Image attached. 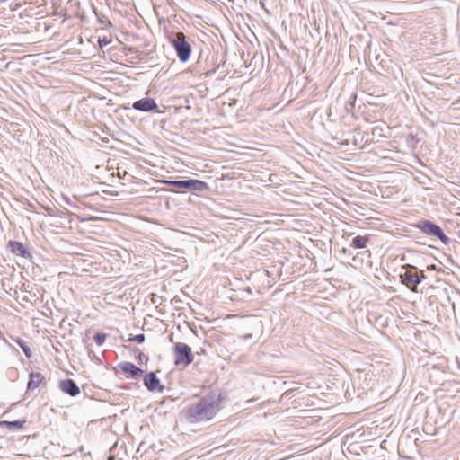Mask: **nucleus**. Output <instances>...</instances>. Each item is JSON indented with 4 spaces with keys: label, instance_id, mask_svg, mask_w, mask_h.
<instances>
[{
    "label": "nucleus",
    "instance_id": "1",
    "mask_svg": "<svg viewBox=\"0 0 460 460\" xmlns=\"http://www.w3.org/2000/svg\"><path fill=\"white\" fill-rule=\"evenodd\" d=\"M218 411V403L215 400L203 397L187 407L185 417L190 423L208 421L212 420Z\"/></svg>",
    "mask_w": 460,
    "mask_h": 460
},
{
    "label": "nucleus",
    "instance_id": "2",
    "mask_svg": "<svg viewBox=\"0 0 460 460\" xmlns=\"http://www.w3.org/2000/svg\"><path fill=\"white\" fill-rule=\"evenodd\" d=\"M170 42L172 45L179 60L182 63L187 62L190 59L192 48L188 42L186 35L182 31H179L172 39H171Z\"/></svg>",
    "mask_w": 460,
    "mask_h": 460
},
{
    "label": "nucleus",
    "instance_id": "3",
    "mask_svg": "<svg viewBox=\"0 0 460 460\" xmlns=\"http://www.w3.org/2000/svg\"><path fill=\"white\" fill-rule=\"evenodd\" d=\"M174 365L187 367L194 360L191 348L183 342H177L173 346Z\"/></svg>",
    "mask_w": 460,
    "mask_h": 460
},
{
    "label": "nucleus",
    "instance_id": "4",
    "mask_svg": "<svg viewBox=\"0 0 460 460\" xmlns=\"http://www.w3.org/2000/svg\"><path fill=\"white\" fill-rule=\"evenodd\" d=\"M416 227L424 234L438 237L444 244H447L450 239L444 234L440 226L429 220H420Z\"/></svg>",
    "mask_w": 460,
    "mask_h": 460
},
{
    "label": "nucleus",
    "instance_id": "5",
    "mask_svg": "<svg viewBox=\"0 0 460 460\" xmlns=\"http://www.w3.org/2000/svg\"><path fill=\"white\" fill-rule=\"evenodd\" d=\"M401 281L406 285L412 292L418 291V285L422 281L421 278L411 270H405L404 273L400 275Z\"/></svg>",
    "mask_w": 460,
    "mask_h": 460
},
{
    "label": "nucleus",
    "instance_id": "6",
    "mask_svg": "<svg viewBox=\"0 0 460 460\" xmlns=\"http://www.w3.org/2000/svg\"><path fill=\"white\" fill-rule=\"evenodd\" d=\"M132 107H133V109H135L137 111H144V112H148V111L159 112V107L156 104V102H155V100L152 99V98H143L141 100L136 101L133 103Z\"/></svg>",
    "mask_w": 460,
    "mask_h": 460
},
{
    "label": "nucleus",
    "instance_id": "7",
    "mask_svg": "<svg viewBox=\"0 0 460 460\" xmlns=\"http://www.w3.org/2000/svg\"><path fill=\"white\" fill-rule=\"evenodd\" d=\"M119 367L123 374L130 376L133 379L140 377L144 373V371L141 368H139L133 363L128 361L121 362L119 365Z\"/></svg>",
    "mask_w": 460,
    "mask_h": 460
},
{
    "label": "nucleus",
    "instance_id": "8",
    "mask_svg": "<svg viewBox=\"0 0 460 460\" xmlns=\"http://www.w3.org/2000/svg\"><path fill=\"white\" fill-rule=\"evenodd\" d=\"M144 385L151 392H163L164 388V385L160 384V380L155 372H149L145 376Z\"/></svg>",
    "mask_w": 460,
    "mask_h": 460
},
{
    "label": "nucleus",
    "instance_id": "9",
    "mask_svg": "<svg viewBox=\"0 0 460 460\" xmlns=\"http://www.w3.org/2000/svg\"><path fill=\"white\" fill-rule=\"evenodd\" d=\"M58 386L62 392L70 396H76L80 394V388L73 379L61 380Z\"/></svg>",
    "mask_w": 460,
    "mask_h": 460
},
{
    "label": "nucleus",
    "instance_id": "10",
    "mask_svg": "<svg viewBox=\"0 0 460 460\" xmlns=\"http://www.w3.org/2000/svg\"><path fill=\"white\" fill-rule=\"evenodd\" d=\"M7 248L16 256H21L22 258L31 257L29 251L21 242L9 241L7 243Z\"/></svg>",
    "mask_w": 460,
    "mask_h": 460
},
{
    "label": "nucleus",
    "instance_id": "11",
    "mask_svg": "<svg viewBox=\"0 0 460 460\" xmlns=\"http://www.w3.org/2000/svg\"><path fill=\"white\" fill-rule=\"evenodd\" d=\"M208 184L203 181L189 179L188 190L204 191L208 190Z\"/></svg>",
    "mask_w": 460,
    "mask_h": 460
},
{
    "label": "nucleus",
    "instance_id": "12",
    "mask_svg": "<svg viewBox=\"0 0 460 460\" xmlns=\"http://www.w3.org/2000/svg\"><path fill=\"white\" fill-rule=\"evenodd\" d=\"M44 379V377L42 376V375L40 373H31L30 375V381L28 383V390H34L36 389L40 385V383L42 382V380Z\"/></svg>",
    "mask_w": 460,
    "mask_h": 460
},
{
    "label": "nucleus",
    "instance_id": "13",
    "mask_svg": "<svg viewBox=\"0 0 460 460\" xmlns=\"http://www.w3.org/2000/svg\"><path fill=\"white\" fill-rule=\"evenodd\" d=\"M369 239L367 236L358 235L351 241V246L355 249H363L367 245Z\"/></svg>",
    "mask_w": 460,
    "mask_h": 460
},
{
    "label": "nucleus",
    "instance_id": "14",
    "mask_svg": "<svg viewBox=\"0 0 460 460\" xmlns=\"http://www.w3.org/2000/svg\"><path fill=\"white\" fill-rule=\"evenodd\" d=\"M25 423V420H13V421H1L0 426H5L10 429H21Z\"/></svg>",
    "mask_w": 460,
    "mask_h": 460
},
{
    "label": "nucleus",
    "instance_id": "15",
    "mask_svg": "<svg viewBox=\"0 0 460 460\" xmlns=\"http://www.w3.org/2000/svg\"><path fill=\"white\" fill-rule=\"evenodd\" d=\"M166 184L172 187L188 190L189 180L168 181H166Z\"/></svg>",
    "mask_w": 460,
    "mask_h": 460
},
{
    "label": "nucleus",
    "instance_id": "16",
    "mask_svg": "<svg viewBox=\"0 0 460 460\" xmlns=\"http://www.w3.org/2000/svg\"><path fill=\"white\" fill-rule=\"evenodd\" d=\"M16 342L21 347L26 357L30 358L31 357V350L30 347L22 340H17Z\"/></svg>",
    "mask_w": 460,
    "mask_h": 460
},
{
    "label": "nucleus",
    "instance_id": "17",
    "mask_svg": "<svg viewBox=\"0 0 460 460\" xmlns=\"http://www.w3.org/2000/svg\"><path fill=\"white\" fill-rule=\"evenodd\" d=\"M106 340V334L98 332L93 335V341L99 346L102 345Z\"/></svg>",
    "mask_w": 460,
    "mask_h": 460
},
{
    "label": "nucleus",
    "instance_id": "18",
    "mask_svg": "<svg viewBox=\"0 0 460 460\" xmlns=\"http://www.w3.org/2000/svg\"><path fill=\"white\" fill-rule=\"evenodd\" d=\"M145 334L143 333H140V334H137V335H130V337L128 338V341H136L137 343H143L145 341Z\"/></svg>",
    "mask_w": 460,
    "mask_h": 460
},
{
    "label": "nucleus",
    "instance_id": "19",
    "mask_svg": "<svg viewBox=\"0 0 460 460\" xmlns=\"http://www.w3.org/2000/svg\"><path fill=\"white\" fill-rule=\"evenodd\" d=\"M135 351L138 353L137 358L139 362L147 361L148 358L143 352L137 349Z\"/></svg>",
    "mask_w": 460,
    "mask_h": 460
},
{
    "label": "nucleus",
    "instance_id": "20",
    "mask_svg": "<svg viewBox=\"0 0 460 460\" xmlns=\"http://www.w3.org/2000/svg\"><path fill=\"white\" fill-rule=\"evenodd\" d=\"M77 218H78L80 221H86V220H87V221H94V220L99 219L98 217H89V218H86V219H85V218L81 217L80 216H77Z\"/></svg>",
    "mask_w": 460,
    "mask_h": 460
},
{
    "label": "nucleus",
    "instance_id": "21",
    "mask_svg": "<svg viewBox=\"0 0 460 460\" xmlns=\"http://www.w3.org/2000/svg\"><path fill=\"white\" fill-rule=\"evenodd\" d=\"M107 44H108V40H106L105 39L99 40V45L101 48L106 46Z\"/></svg>",
    "mask_w": 460,
    "mask_h": 460
},
{
    "label": "nucleus",
    "instance_id": "22",
    "mask_svg": "<svg viewBox=\"0 0 460 460\" xmlns=\"http://www.w3.org/2000/svg\"><path fill=\"white\" fill-rule=\"evenodd\" d=\"M63 199H65V201L66 202V204H68V205H70V206H73V207H75V204H73V203L70 201L69 198H67V197H63Z\"/></svg>",
    "mask_w": 460,
    "mask_h": 460
}]
</instances>
